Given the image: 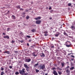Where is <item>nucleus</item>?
<instances>
[{
  "label": "nucleus",
  "mask_w": 75,
  "mask_h": 75,
  "mask_svg": "<svg viewBox=\"0 0 75 75\" xmlns=\"http://www.w3.org/2000/svg\"><path fill=\"white\" fill-rule=\"evenodd\" d=\"M25 68L23 69L22 70H20L19 71V74L21 75H27V74L25 73Z\"/></svg>",
  "instance_id": "1"
},
{
  "label": "nucleus",
  "mask_w": 75,
  "mask_h": 75,
  "mask_svg": "<svg viewBox=\"0 0 75 75\" xmlns=\"http://www.w3.org/2000/svg\"><path fill=\"white\" fill-rule=\"evenodd\" d=\"M39 67L40 68V69H44L45 68V64H40L39 65Z\"/></svg>",
  "instance_id": "2"
},
{
  "label": "nucleus",
  "mask_w": 75,
  "mask_h": 75,
  "mask_svg": "<svg viewBox=\"0 0 75 75\" xmlns=\"http://www.w3.org/2000/svg\"><path fill=\"white\" fill-rule=\"evenodd\" d=\"M32 55L33 57H36L37 55V53L34 52L32 53Z\"/></svg>",
  "instance_id": "3"
},
{
  "label": "nucleus",
  "mask_w": 75,
  "mask_h": 75,
  "mask_svg": "<svg viewBox=\"0 0 75 75\" xmlns=\"http://www.w3.org/2000/svg\"><path fill=\"white\" fill-rule=\"evenodd\" d=\"M30 61L31 59H26L25 60V61L26 62H30Z\"/></svg>",
  "instance_id": "4"
},
{
  "label": "nucleus",
  "mask_w": 75,
  "mask_h": 75,
  "mask_svg": "<svg viewBox=\"0 0 75 75\" xmlns=\"http://www.w3.org/2000/svg\"><path fill=\"white\" fill-rule=\"evenodd\" d=\"M53 74L54 75H58V73L55 70L53 71Z\"/></svg>",
  "instance_id": "5"
},
{
  "label": "nucleus",
  "mask_w": 75,
  "mask_h": 75,
  "mask_svg": "<svg viewBox=\"0 0 75 75\" xmlns=\"http://www.w3.org/2000/svg\"><path fill=\"white\" fill-rule=\"evenodd\" d=\"M41 21L38 20L36 21V24H40L41 23Z\"/></svg>",
  "instance_id": "6"
},
{
  "label": "nucleus",
  "mask_w": 75,
  "mask_h": 75,
  "mask_svg": "<svg viewBox=\"0 0 75 75\" xmlns=\"http://www.w3.org/2000/svg\"><path fill=\"white\" fill-rule=\"evenodd\" d=\"M59 34H60V33H57L55 34V37H58V36H59Z\"/></svg>",
  "instance_id": "7"
},
{
  "label": "nucleus",
  "mask_w": 75,
  "mask_h": 75,
  "mask_svg": "<svg viewBox=\"0 0 75 75\" xmlns=\"http://www.w3.org/2000/svg\"><path fill=\"white\" fill-rule=\"evenodd\" d=\"M35 19L36 20H40V19H41V17H38V18H35Z\"/></svg>",
  "instance_id": "8"
},
{
  "label": "nucleus",
  "mask_w": 75,
  "mask_h": 75,
  "mask_svg": "<svg viewBox=\"0 0 75 75\" xmlns=\"http://www.w3.org/2000/svg\"><path fill=\"white\" fill-rule=\"evenodd\" d=\"M4 53H6V54H10V52L8 51H6Z\"/></svg>",
  "instance_id": "9"
},
{
  "label": "nucleus",
  "mask_w": 75,
  "mask_h": 75,
  "mask_svg": "<svg viewBox=\"0 0 75 75\" xmlns=\"http://www.w3.org/2000/svg\"><path fill=\"white\" fill-rule=\"evenodd\" d=\"M4 38H7V39H8L9 38V37L8 36H5L4 37Z\"/></svg>",
  "instance_id": "10"
},
{
  "label": "nucleus",
  "mask_w": 75,
  "mask_h": 75,
  "mask_svg": "<svg viewBox=\"0 0 75 75\" xmlns=\"http://www.w3.org/2000/svg\"><path fill=\"white\" fill-rule=\"evenodd\" d=\"M12 19L14 20L16 19V17H15V16H14L13 15L12 16Z\"/></svg>",
  "instance_id": "11"
},
{
  "label": "nucleus",
  "mask_w": 75,
  "mask_h": 75,
  "mask_svg": "<svg viewBox=\"0 0 75 75\" xmlns=\"http://www.w3.org/2000/svg\"><path fill=\"white\" fill-rule=\"evenodd\" d=\"M71 44H70L69 45H68L67 44L66 45V46L67 47H71Z\"/></svg>",
  "instance_id": "12"
},
{
  "label": "nucleus",
  "mask_w": 75,
  "mask_h": 75,
  "mask_svg": "<svg viewBox=\"0 0 75 75\" xmlns=\"http://www.w3.org/2000/svg\"><path fill=\"white\" fill-rule=\"evenodd\" d=\"M41 57H45V55L43 53H42L41 54Z\"/></svg>",
  "instance_id": "13"
},
{
  "label": "nucleus",
  "mask_w": 75,
  "mask_h": 75,
  "mask_svg": "<svg viewBox=\"0 0 75 75\" xmlns=\"http://www.w3.org/2000/svg\"><path fill=\"white\" fill-rule=\"evenodd\" d=\"M24 66L25 68H26L27 67H28V66L27 65V64H24Z\"/></svg>",
  "instance_id": "14"
},
{
  "label": "nucleus",
  "mask_w": 75,
  "mask_h": 75,
  "mask_svg": "<svg viewBox=\"0 0 75 75\" xmlns=\"http://www.w3.org/2000/svg\"><path fill=\"white\" fill-rule=\"evenodd\" d=\"M38 65V62L37 64H35L34 66V67H36Z\"/></svg>",
  "instance_id": "15"
},
{
  "label": "nucleus",
  "mask_w": 75,
  "mask_h": 75,
  "mask_svg": "<svg viewBox=\"0 0 75 75\" xmlns=\"http://www.w3.org/2000/svg\"><path fill=\"white\" fill-rule=\"evenodd\" d=\"M26 70L28 71V72L29 71V67H26Z\"/></svg>",
  "instance_id": "16"
},
{
  "label": "nucleus",
  "mask_w": 75,
  "mask_h": 75,
  "mask_svg": "<svg viewBox=\"0 0 75 75\" xmlns=\"http://www.w3.org/2000/svg\"><path fill=\"white\" fill-rule=\"evenodd\" d=\"M60 38H61V39L62 40H63L64 39V36L63 35H61L60 36Z\"/></svg>",
  "instance_id": "17"
},
{
  "label": "nucleus",
  "mask_w": 75,
  "mask_h": 75,
  "mask_svg": "<svg viewBox=\"0 0 75 75\" xmlns=\"http://www.w3.org/2000/svg\"><path fill=\"white\" fill-rule=\"evenodd\" d=\"M58 73L59 74V75L62 74V72L58 71Z\"/></svg>",
  "instance_id": "18"
},
{
  "label": "nucleus",
  "mask_w": 75,
  "mask_h": 75,
  "mask_svg": "<svg viewBox=\"0 0 75 75\" xmlns=\"http://www.w3.org/2000/svg\"><path fill=\"white\" fill-rule=\"evenodd\" d=\"M64 35H66V36L68 37V34H67V33H66L65 32H64Z\"/></svg>",
  "instance_id": "19"
},
{
  "label": "nucleus",
  "mask_w": 75,
  "mask_h": 75,
  "mask_svg": "<svg viewBox=\"0 0 75 75\" xmlns=\"http://www.w3.org/2000/svg\"><path fill=\"white\" fill-rule=\"evenodd\" d=\"M74 69V67H71L70 68V69L71 70H73Z\"/></svg>",
  "instance_id": "20"
},
{
  "label": "nucleus",
  "mask_w": 75,
  "mask_h": 75,
  "mask_svg": "<svg viewBox=\"0 0 75 75\" xmlns=\"http://www.w3.org/2000/svg\"><path fill=\"white\" fill-rule=\"evenodd\" d=\"M66 72L67 73H70V71H69V69H67L66 70Z\"/></svg>",
  "instance_id": "21"
},
{
  "label": "nucleus",
  "mask_w": 75,
  "mask_h": 75,
  "mask_svg": "<svg viewBox=\"0 0 75 75\" xmlns=\"http://www.w3.org/2000/svg\"><path fill=\"white\" fill-rule=\"evenodd\" d=\"M4 74V71H2L1 74V75H3Z\"/></svg>",
  "instance_id": "22"
},
{
  "label": "nucleus",
  "mask_w": 75,
  "mask_h": 75,
  "mask_svg": "<svg viewBox=\"0 0 75 75\" xmlns=\"http://www.w3.org/2000/svg\"><path fill=\"white\" fill-rule=\"evenodd\" d=\"M35 31V29H33L31 30V31L33 33H34Z\"/></svg>",
  "instance_id": "23"
},
{
  "label": "nucleus",
  "mask_w": 75,
  "mask_h": 75,
  "mask_svg": "<svg viewBox=\"0 0 75 75\" xmlns=\"http://www.w3.org/2000/svg\"><path fill=\"white\" fill-rule=\"evenodd\" d=\"M70 28L72 30V29H73V28H74V25H73V26H71V27Z\"/></svg>",
  "instance_id": "24"
},
{
  "label": "nucleus",
  "mask_w": 75,
  "mask_h": 75,
  "mask_svg": "<svg viewBox=\"0 0 75 75\" xmlns=\"http://www.w3.org/2000/svg\"><path fill=\"white\" fill-rule=\"evenodd\" d=\"M16 75H18L19 74V72H16L15 73Z\"/></svg>",
  "instance_id": "25"
},
{
  "label": "nucleus",
  "mask_w": 75,
  "mask_h": 75,
  "mask_svg": "<svg viewBox=\"0 0 75 75\" xmlns=\"http://www.w3.org/2000/svg\"><path fill=\"white\" fill-rule=\"evenodd\" d=\"M16 7L18 8H19V9H20V6H17Z\"/></svg>",
  "instance_id": "26"
},
{
  "label": "nucleus",
  "mask_w": 75,
  "mask_h": 75,
  "mask_svg": "<svg viewBox=\"0 0 75 75\" xmlns=\"http://www.w3.org/2000/svg\"><path fill=\"white\" fill-rule=\"evenodd\" d=\"M26 37H27L28 38H31V36H30L29 35H27L26 36Z\"/></svg>",
  "instance_id": "27"
},
{
  "label": "nucleus",
  "mask_w": 75,
  "mask_h": 75,
  "mask_svg": "<svg viewBox=\"0 0 75 75\" xmlns=\"http://www.w3.org/2000/svg\"><path fill=\"white\" fill-rule=\"evenodd\" d=\"M62 66V67H63L64 66V64L63 63H61Z\"/></svg>",
  "instance_id": "28"
},
{
  "label": "nucleus",
  "mask_w": 75,
  "mask_h": 75,
  "mask_svg": "<svg viewBox=\"0 0 75 75\" xmlns=\"http://www.w3.org/2000/svg\"><path fill=\"white\" fill-rule=\"evenodd\" d=\"M7 31H10V28H8L7 29Z\"/></svg>",
  "instance_id": "29"
},
{
  "label": "nucleus",
  "mask_w": 75,
  "mask_h": 75,
  "mask_svg": "<svg viewBox=\"0 0 75 75\" xmlns=\"http://www.w3.org/2000/svg\"><path fill=\"white\" fill-rule=\"evenodd\" d=\"M35 71H36V72H39V71L38 70L36 69Z\"/></svg>",
  "instance_id": "30"
},
{
  "label": "nucleus",
  "mask_w": 75,
  "mask_h": 75,
  "mask_svg": "<svg viewBox=\"0 0 75 75\" xmlns=\"http://www.w3.org/2000/svg\"><path fill=\"white\" fill-rule=\"evenodd\" d=\"M1 71H4V68L1 67Z\"/></svg>",
  "instance_id": "31"
},
{
  "label": "nucleus",
  "mask_w": 75,
  "mask_h": 75,
  "mask_svg": "<svg viewBox=\"0 0 75 75\" xmlns=\"http://www.w3.org/2000/svg\"><path fill=\"white\" fill-rule=\"evenodd\" d=\"M71 3H69L68 4V6H71Z\"/></svg>",
  "instance_id": "32"
},
{
  "label": "nucleus",
  "mask_w": 75,
  "mask_h": 75,
  "mask_svg": "<svg viewBox=\"0 0 75 75\" xmlns=\"http://www.w3.org/2000/svg\"><path fill=\"white\" fill-rule=\"evenodd\" d=\"M29 18V16H26V19L27 20Z\"/></svg>",
  "instance_id": "33"
},
{
  "label": "nucleus",
  "mask_w": 75,
  "mask_h": 75,
  "mask_svg": "<svg viewBox=\"0 0 75 75\" xmlns=\"http://www.w3.org/2000/svg\"><path fill=\"white\" fill-rule=\"evenodd\" d=\"M55 69H56L55 67H54L52 68V70H55Z\"/></svg>",
  "instance_id": "34"
},
{
  "label": "nucleus",
  "mask_w": 75,
  "mask_h": 75,
  "mask_svg": "<svg viewBox=\"0 0 75 75\" xmlns=\"http://www.w3.org/2000/svg\"><path fill=\"white\" fill-rule=\"evenodd\" d=\"M52 9V8H51V7L50 6V8H49V10H51Z\"/></svg>",
  "instance_id": "35"
},
{
  "label": "nucleus",
  "mask_w": 75,
  "mask_h": 75,
  "mask_svg": "<svg viewBox=\"0 0 75 75\" xmlns=\"http://www.w3.org/2000/svg\"><path fill=\"white\" fill-rule=\"evenodd\" d=\"M51 47L52 48H54V46H51Z\"/></svg>",
  "instance_id": "36"
},
{
  "label": "nucleus",
  "mask_w": 75,
  "mask_h": 75,
  "mask_svg": "<svg viewBox=\"0 0 75 75\" xmlns=\"http://www.w3.org/2000/svg\"><path fill=\"white\" fill-rule=\"evenodd\" d=\"M22 14L23 15H25V12H23Z\"/></svg>",
  "instance_id": "37"
},
{
  "label": "nucleus",
  "mask_w": 75,
  "mask_h": 75,
  "mask_svg": "<svg viewBox=\"0 0 75 75\" xmlns=\"http://www.w3.org/2000/svg\"><path fill=\"white\" fill-rule=\"evenodd\" d=\"M12 44H13V43H14V41L12 40L11 42Z\"/></svg>",
  "instance_id": "38"
},
{
  "label": "nucleus",
  "mask_w": 75,
  "mask_h": 75,
  "mask_svg": "<svg viewBox=\"0 0 75 75\" xmlns=\"http://www.w3.org/2000/svg\"><path fill=\"white\" fill-rule=\"evenodd\" d=\"M3 34L4 35H6V33H3Z\"/></svg>",
  "instance_id": "39"
},
{
  "label": "nucleus",
  "mask_w": 75,
  "mask_h": 75,
  "mask_svg": "<svg viewBox=\"0 0 75 75\" xmlns=\"http://www.w3.org/2000/svg\"><path fill=\"white\" fill-rule=\"evenodd\" d=\"M20 10H22L23 11V9L22 8H20Z\"/></svg>",
  "instance_id": "40"
},
{
  "label": "nucleus",
  "mask_w": 75,
  "mask_h": 75,
  "mask_svg": "<svg viewBox=\"0 0 75 75\" xmlns=\"http://www.w3.org/2000/svg\"><path fill=\"white\" fill-rule=\"evenodd\" d=\"M69 74H70V73H67V75H69Z\"/></svg>",
  "instance_id": "41"
},
{
  "label": "nucleus",
  "mask_w": 75,
  "mask_h": 75,
  "mask_svg": "<svg viewBox=\"0 0 75 75\" xmlns=\"http://www.w3.org/2000/svg\"><path fill=\"white\" fill-rule=\"evenodd\" d=\"M53 12V10H52L50 11V13H52Z\"/></svg>",
  "instance_id": "42"
},
{
  "label": "nucleus",
  "mask_w": 75,
  "mask_h": 75,
  "mask_svg": "<svg viewBox=\"0 0 75 75\" xmlns=\"http://www.w3.org/2000/svg\"><path fill=\"white\" fill-rule=\"evenodd\" d=\"M9 68H10L11 69V68H12V66H9Z\"/></svg>",
  "instance_id": "43"
},
{
  "label": "nucleus",
  "mask_w": 75,
  "mask_h": 75,
  "mask_svg": "<svg viewBox=\"0 0 75 75\" xmlns=\"http://www.w3.org/2000/svg\"><path fill=\"white\" fill-rule=\"evenodd\" d=\"M59 70H60V71H61L62 70V69H60L59 68Z\"/></svg>",
  "instance_id": "44"
},
{
  "label": "nucleus",
  "mask_w": 75,
  "mask_h": 75,
  "mask_svg": "<svg viewBox=\"0 0 75 75\" xmlns=\"http://www.w3.org/2000/svg\"><path fill=\"white\" fill-rule=\"evenodd\" d=\"M71 57H73V58H74V57H75L74 56H71Z\"/></svg>",
  "instance_id": "45"
},
{
  "label": "nucleus",
  "mask_w": 75,
  "mask_h": 75,
  "mask_svg": "<svg viewBox=\"0 0 75 75\" xmlns=\"http://www.w3.org/2000/svg\"><path fill=\"white\" fill-rule=\"evenodd\" d=\"M69 68V66H67V68Z\"/></svg>",
  "instance_id": "46"
},
{
  "label": "nucleus",
  "mask_w": 75,
  "mask_h": 75,
  "mask_svg": "<svg viewBox=\"0 0 75 75\" xmlns=\"http://www.w3.org/2000/svg\"><path fill=\"white\" fill-rule=\"evenodd\" d=\"M49 19H50V20H51V19H52V18H51V17H50V18H49Z\"/></svg>",
  "instance_id": "47"
},
{
  "label": "nucleus",
  "mask_w": 75,
  "mask_h": 75,
  "mask_svg": "<svg viewBox=\"0 0 75 75\" xmlns=\"http://www.w3.org/2000/svg\"><path fill=\"white\" fill-rule=\"evenodd\" d=\"M15 53H17L18 52V51H15Z\"/></svg>",
  "instance_id": "48"
},
{
  "label": "nucleus",
  "mask_w": 75,
  "mask_h": 75,
  "mask_svg": "<svg viewBox=\"0 0 75 75\" xmlns=\"http://www.w3.org/2000/svg\"><path fill=\"white\" fill-rule=\"evenodd\" d=\"M29 42H31V40H29Z\"/></svg>",
  "instance_id": "49"
},
{
  "label": "nucleus",
  "mask_w": 75,
  "mask_h": 75,
  "mask_svg": "<svg viewBox=\"0 0 75 75\" xmlns=\"http://www.w3.org/2000/svg\"><path fill=\"white\" fill-rule=\"evenodd\" d=\"M27 45H28V46H29V44L27 43Z\"/></svg>",
  "instance_id": "50"
},
{
  "label": "nucleus",
  "mask_w": 75,
  "mask_h": 75,
  "mask_svg": "<svg viewBox=\"0 0 75 75\" xmlns=\"http://www.w3.org/2000/svg\"><path fill=\"white\" fill-rule=\"evenodd\" d=\"M9 13V11H8V12H7V13L8 14V13Z\"/></svg>",
  "instance_id": "51"
},
{
  "label": "nucleus",
  "mask_w": 75,
  "mask_h": 75,
  "mask_svg": "<svg viewBox=\"0 0 75 75\" xmlns=\"http://www.w3.org/2000/svg\"><path fill=\"white\" fill-rule=\"evenodd\" d=\"M45 75H48V74L47 73L45 74Z\"/></svg>",
  "instance_id": "52"
},
{
  "label": "nucleus",
  "mask_w": 75,
  "mask_h": 75,
  "mask_svg": "<svg viewBox=\"0 0 75 75\" xmlns=\"http://www.w3.org/2000/svg\"><path fill=\"white\" fill-rule=\"evenodd\" d=\"M25 11V12H27L28 11V10H27Z\"/></svg>",
  "instance_id": "53"
},
{
  "label": "nucleus",
  "mask_w": 75,
  "mask_h": 75,
  "mask_svg": "<svg viewBox=\"0 0 75 75\" xmlns=\"http://www.w3.org/2000/svg\"><path fill=\"white\" fill-rule=\"evenodd\" d=\"M71 61H73V60H74V59H71Z\"/></svg>",
  "instance_id": "54"
},
{
  "label": "nucleus",
  "mask_w": 75,
  "mask_h": 75,
  "mask_svg": "<svg viewBox=\"0 0 75 75\" xmlns=\"http://www.w3.org/2000/svg\"><path fill=\"white\" fill-rule=\"evenodd\" d=\"M71 54V53H70V54H69V55H70V54Z\"/></svg>",
  "instance_id": "55"
},
{
  "label": "nucleus",
  "mask_w": 75,
  "mask_h": 75,
  "mask_svg": "<svg viewBox=\"0 0 75 75\" xmlns=\"http://www.w3.org/2000/svg\"><path fill=\"white\" fill-rule=\"evenodd\" d=\"M69 42L70 43H71V42Z\"/></svg>",
  "instance_id": "56"
},
{
  "label": "nucleus",
  "mask_w": 75,
  "mask_h": 75,
  "mask_svg": "<svg viewBox=\"0 0 75 75\" xmlns=\"http://www.w3.org/2000/svg\"><path fill=\"white\" fill-rule=\"evenodd\" d=\"M18 26H20V25H18Z\"/></svg>",
  "instance_id": "57"
},
{
  "label": "nucleus",
  "mask_w": 75,
  "mask_h": 75,
  "mask_svg": "<svg viewBox=\"0 0 75 75\" xmlns=\"http://www.w3.org/2000/svg\"><path fill=\"white\" fill-rule=\"evenodd\" d=\"M52 38L53 39V38Z\"/></svg>",
  "instance_id": "58"
},
{
  "label": "nucleus",
  "mask_w": 75,
  "mask_h": 75,
  "mask_svg": "<svg viewBox=\"0 0 75 75\" xmlns=\"http://www.w3.org/2000/svg\"><path fill=\"white\" fill-rule=\"evenodd\" d=\"M7 71H6V72H7Z\"/></svg>",
  "instance_id": "59"
},
{
  "label": "nucleus",
  "mask_w": 75,
  "mask_h": 75,
  "mask_svg": "<svg viewBox=\"0 0 75 75\" xmlns=\"http://www.w3.org/2000/svg\"><path fill=\"white\" fill-rule=\"evenodd\" d=\"M64 24H63V25H64Z\"/></svg>",
  "instance_id": "60"
},
{
  "label": "nucleus",
  "mask_w": 75,
  "mask_h": 75,
  "mask_svg": "<svg viewBox=\"0 0 75 75\" xmlns=\"http://www.w3.org/2000/svg\"><path fill=\"white\" fill-rule=\"evenodd\" d=\"M53 33H54V31L53 32Z\"/></svg>",
  "instance_id": "61"
},
{
  "label": "nucleus",
  "mask_w": 75,
  "mask_h": 75,
  "mask_svg": "<svg viewBox=\"0 0 75 75\" xmlns=\"http://www.w3.org/2000/svg\"><path fill=\"white\" fill-rule=\"evenodd\" d=\"M47 8H48L47 7Z\"/></svg>",
  "instance_id": "62"
},
{
  "label": "nucleus",
  "mask_w": 75,
  "mask_h": 75,
  "mask_svg": "<svg viewBox=\"0 0 75 75\" xmlns=\"http://www.w3.org/2000/svg\"><path fill=\"white\" fill-rule=\"evenodd\" d=\"M12 59H13V58H12Z\"/></svg>",
  "instance_id": "63"
}]
</instances>
